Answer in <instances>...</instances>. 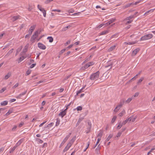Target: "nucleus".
Wrapping results in <instances>:
<instances>
[{"instance_id":"1","label":"nucleus","mask_w":155,"mask_h":155,"mask_svg":"<svg viewBox=\"0 0 155 155\" xmlns=\"http://www.w3.org/2000/svg\"><path fill=\"white\" fill-rule=\"evenodd\" d=\"M153 37V35L151 34H148L142 37L140 41L146 40L151 38Z\"/></svg>"},{"instance_id":"2","label":"nucleus","mask_w":155,"mask_h":155,"mask_svg":"<svg viewBox=\"0 0 155 155\" xmlns=\"http://www.w3.org/2000/svg\"><path fill=\"white\" fill-rule=\"evenodd\" d=\"M41 32V31H40L38 32V31H36L31 36L30 39L31 41L32 42V43L34 42L35 41V39L38 37V35L40 34Z\"/></svg>"},{"instance_id":"3","label":"nucleus","mask_w":155,"mask_h":155,"mask_svg":"<svg viewBox=\"0 0 155 155\" xmlns=\"http://www.w3.org/2000/svg\"><path fill=\"white\" fill-rule=\"evenodd\" d=\"M100 72L97 71L93 74H92L90 76V79L91 80L97 79L99 77Z\"/></svg>"},{"instance_id":"4","label":"nucleus","mask_w":155,"mask_h":155,"mask_svg":"<svg viewBox=\"0 0 155 155\" xmlns=\"http://www.w3.org/2000/svg\"><path fill=\"white\" fill-rule=\"evenodd\" d=\"M71 133H70L67 136L64 138V139L62 141L61 143V144L60 146V147H61L65 143V142L66 141L68 138L70 136V135H71Z\"/></svg>"},{"instance_id":"5","label":"nucleus","mask_w":155,"mask_h":155,"mask_svg":"<svg viewBox=\"0 0 155 155\" xmlns=\"http://www.w3.org/2000/svg\"><path fill=\"white\" fill-rule=\"evenodd\" d=\"M38 47L41 49L45 50L46 49V46L42 43L39 42L38 44Z\"/></svg>"},{"instance_id":"6","label":"nucleus","mask_w":155,"mask_h":155,"mask_svg":"<svg viewBox=\"0 0 155 155\" xmlns=\"http://www.w3.org/2000/svg\"><path fill=\"white\" fill-rule=\"evenodd\" d=\"M35 27V25H33V26H32L31 27L28 31V32L29 34H30L31 35L33 31L34 30Z\"/></svg>"},{"instance_id":"7","label":"nucleus","mask_w":155,"mask_h":155,"mask_svg":"<svg viewBox=\"0 0 155 155\" xmlns=\"http://www.w3.org/2000/svg\"><path fill=\"white\" fill-rule=\"evenodd\" d=\"M113 64V63L112 62H111L110 61H108V65H106L105 66V68L109 67L108 69L109 70H110L112 68V65Z\"/></svg>"},{"instance_id":"8","label":"nucleus","mask_w":155,"mask_h":155,"mask_svg":"<svg viewBox=\"0 0 155 155\" xmlns=\"http://www.w3.org/2000/svg\"><path fill=\"white\" fill-rule=\"evenodd\" d=\"M20 16L19 15H18L16 16H13L11 20L13 22H14L16 21V20H18V19H20Z\"/></svg>"},{"instance_id":"9","label":"nucleus","mask_w":155,"mask_h":155,"mask_svg":"<svg viewBox=\"0 0 155 155\" xmlns=\"http://www.w3.org/2000/svg\"><path fill=\"white\" fill-rule=\"evenodd\" d=\"M29 44H27L24 47V49L22 51L23 54H25V53L27 51L28 49V48Z\"/></svg>"},{"instance_id":"10","label":"nucleus","mask_w":155,"mask_h":155,"mask_svg":"<svg viewBox=\"0 0 155 155\" xmlns=\"http://www.w3.org/2000/svg\"><path fill=\"white\" fill-rule=\"evenodd\" d=\"M125 100L123 99L120 101V104L117 105L120 108L122 107L125 102Z\"/></svg>"},{"instance_id":"11","label":"nucleus","mask_w":155,"mask_h":155,"mask_svg":"<svg viewBox=\"0 0 155 155\" xmlns=\"http://www.w3.org/2000/svg\"><path fill=\"white\" fill-rule=\"evenodd\" d=\"M115 20V19H113L108 21L107 23L105 24V26H107L108 25L114 22Z\"/></svg>"},{"instance_id":"12","label":"nucleus","mask_w":155,"mask_h":155,"mask_svg":"<svg viewBox=\"0 0 155 155\" xmlns=\"http://www.w3.org/2000/svg\"><path fill=\"white\" fill-rule=\"evenodd\" d=\"M137 42V41H134V42H125L124 43V44L125 45H132L134 44H136Z\"/></svg>"},{"instance_id":"13","label":"nucleus","mask_w":155,"mask_h":155,"mask_svg":"<svg viewBox=\"0 0 155 155\" xmlns=\"http://www.w3.org/2000/svg\"><path fill=\"white\" fill-rule=\"evenodd\" d=\"M71 146V145H70V144H68L67 146H66L64 148V149L63 152H65L67 151L69 149Z\"/></svg>"},{"instance_id":"14","label":"nucleus","mask_w":155,"mask_h":155,"mask_svg":"<svg viewBox=\"0 0 155 155\" xmlns=\"http://www.w3.org/2000/svg\"><path fill=\"white\" fill-rule=\"evenodd\" d=\"M66 114L63 111L60 112L58 114L59 116H61V117L63 118Z\"/></svg>"},{"instance_id":"15","label":"nucleus","mask_w":155,"mask_h":155,"mask_svg":"<svg viewBox=\"0 0 155 155\" xmlns=\"http://www.w3.org/2000/svg\"><path fill=\"white\" fill-rule=\"evenodd\" d=\"M140 49L139 48H137L134 49L133 51V54H134V55H135L137 53L140 51Z\"/></svg>"},{"instance_id":"16","label":"nucleus","mask_w":155,"mask_h":155,"mask_svg":"<svg viewBox=\"0 0 155 155\" xmlns=\"http://www.w3.org/2000/svg\"><path fill=\"white\" fill-rule=\"evenodd\" d=\"M11 75V73L10 72L8 73L5 76L4 79L5 80L7 79L9 77H10Z\"/></svg>"},{"instance_id":"17","label":"nucleus","mask_w":155,"mask_h":155,"mask_svg":"<svg viewBox=\"0 0 155 155\" xmlns=\"http://www.w3.org/2000/svg\"><path fill=\"white\" fill-rule=\"evenodd\" d=\"M133 99V97H131L129 98L126 101H125V103H129Z\"/></svg>"},{"instance_id":"18","label":"nucleus","mask_w":155,"mask_h":155,"mask_svg":"<svg viewBox=\"0 0 155 155\" xmlns=\"http://www.w3.org/2000/svg\"><path fill=\"white\" fill-rule=\"evenodd\" d=\"M23 140L22 139L20 140L16 144L15 146L17 147L19 146L22 143Z\"/></svg>"},{"instance_id":"19","label":"nucleus","mask_w":155,"mask_h":155,"mask_svg":"<svg viewBox=\"0 0 155 155\" xmlns=\"http://www.w3.org/2000/svg\"><path fill=\"white\" fill-rule=\"evenodd\" d=\"M8 102L7 101H5L1 103V105L2 106H5L7 104Z\"/></svg>"},{"instance_id":"20","label":"nucleus","mask_w":155,"mask_h":155,"mask_svg":"<svg viewBox=\"0 0 155 155\" xmlns=\"http://www.w3.org/2000/svg\"><path fill=\"white\" fill-rule=\"evenodd\" d=\"M89 67V65L88 63H87L86 64L84 67H82V68L83 70H85Z\"/></svg>"},{"instance_id":"21","label":"nucleus","mask_w":155,"mask_h":155,"mask_svg":"<svg viewBox=\"0 0 155 155\" xmlns=\"http://www.w3.org/2000/svg\"><path fill=\"white\" fill-rule=\"evenodd\" d=\"M84 88V87H83L80 90H79L77 92L76 95H78L79 94L81 93L82 92H83V90Z\"/></svg>"},{"instance_id":"22","label":"nucleus","mask_w":155,"mask_h":155,"mask_svg":"<svg viewBox=\"0 0 155 155\" xmlns=\"http://www.w3.org/2000/svg\"><path fill=\"white\" fill-rule=\"evenodd\" d=\"M25 57L24 56H22L21 57H20L19 59V60L18 61V63H20V62H21L25 58Z\"/></svg>"},{"instance_id":"23","label":"nucleus","mask_w":155,"mask_h":155,"mask_svg":"<svg viewBox=\"0 0 155 155\" xmlns=\"http://www.w3.org/2000/svg\"><path fill=\"white\" fill-rule=\"evenodd\" d=\"M113 136V134H110L109 135L108 137L107 138V139L106 140V142L108 141Z\"/></svg>"},{"instance_id":"24","label":"nucleus","mask_w":155,"mask_h":155,"mask_svg":"<svg viewBox=\"0 0 155 155\" xmlns=\"http://www.w3.org/2000/svg\"><path fill=\"white\" fill-rule=\"evenodd\" d=\"M109 31L108 30H105L102 31L100 34V35H105L108 33Z\"/></svg>"},{"instance_id":"25","label":"nucleus","mask_w":155,"mask_h":155,"mask_svg":"<svg viewBox=\"0 0 155 155\" xmlns=\"http://www.w3.org/2000/svg\"><path fill=\"white\" fill-rule=\"evenodd\" d=\"M13 50L14 49L12 48L10 50H9V51L7 53L5 56H9L10 54H11L13 52Z\"/></svg>"},{"instance_id":"26","label":"nucleus","mask_w":155,"mask_h":155,"mask_svg":"<svg viewBox=\"0 0 155 155\" xmlns=\"http://www.w3.org/2000/svg\"><path fill=\"white\" fill-rule=\"evenodd\" d=\"M36 141H37L38 143H43V141L42 140L38 138H36L35 139Z\"/></svg>"},{"instance_id":"27","label":"nucleus","mask_w":155,"mask_h":155,"mask_svg":"<svg viewBox=\"0 0 155 155\" xmlns=\"http://www.w3.org/2000/svg\"><path fill=\"white\" fill-rule=\"evenodd\" d=\"M47 39L49 40V42L50 43L52 42L53 41V39L51 36L48 37L47 38Z\"/></svg>"},{"instance_id":"28","label":"nucleus","mask_w":155,"mask_h":155,"mask_svg":"<svg viewBox=\"0 0 155 155\" xmlns=\"http://www.w3.org/2000/svg\"><path fill=\"white\" fill-rule=\"evenodd\" d=\"M116 47V45H114L113 46L111 47L108 50L109 51H113V50L115 49V47Z\"/></svg>"},{"instance_id":"29","label":"nucleus","mask_w":155,"mask_h":155,"mask_svg":"<svg viewBox=\"0 0 155 155\" xmlns=\"http://www.w3.org/2000/svg\"><path fill=\"white\" fill-rule=\"evenodd\" d=\"M84 119V118L83 117H81L79 118L78 119V121L77 122V125H78L80 123L81 121H82L83 119Z\"/></svg>"},{"instance_id":"30","label":"nucleus","mask_w":155,"mask_h":155,"mask_svg":"<svg viewBox=\"0 0 155 155\" xmlns=\"http://www.w3.org/2000/svg\"><path fill=\"white\" fill-rule=\"evenodd\" d=\"M132 4H133V3H129V4L124 6L123 7V8H127L128 7H130Z\"/></svg>"},{"instance_id":"31","label":"nucleus","mask_w":155,"mask_h":155,"mask_svg":"<svg viewBox=\"0 0 155 155\" xmlns=\"http://www.w3.org/2000/svg\"><path fill=\"white\" fill-rule=\"evenodd\" d=\"M125 113V110H123L119 114V115L120 117H122L123 116Z\"/></svg>"},{"instance_id":"32","label":"nucleus","mask_w":155,"mask_h":155,"mask_svg":"<svg viewBox=\"0 0 155 155\" xmlns=\"http://www.w3.org/2000/svg\"><path fill=\"white\" fill-rule=\"evenodd\" d=\"M101 147L100 146V144L98 145L97 147V148L96 149V152L97 154L98 153V152L99 151V150L100 149Z\"/></svg>"},{"instance_id":"33","label":"nucleus","mask_w":155,"mask_h":155,"mask_svg":"<svg viewBox=\"0 0 155 155\" xmlns=\"http://www.w3.org/2000/svg\"><path fill=\"white\" fill-rule=\"evenodd\" d=\"M91 128V127H87V130L86 131V134H87L90 132Z\"/></svg>"},{"instance_id":"34","label":"nucleus","mask_w":155,"mask_h":155,"mask_svg":"<svg viewBox=\"0 0 155 155\" xmlns=\"http://www.w3.org/2000/svg\"><path fill=\"white\" fill-rule=\"evenodd\" d=\"M38 8L39 10L41 11V12H42V11H43L44 10V9L43 8H42L41 6H40L39 5H38Z\"/></svg>"},{"instance_id":"35","label":"nucleus","mask_w":155,"mask_h":155,"mask_svg":"<svg viewBox=\"0 0 155 155\" xmlns=\"http://www.w3.org/2000/svg\"><path fill=\"white\" fill-rule=\"evenodd\" d=\"M134 18V15H130L125 20H129L130 19H132L133 18Z\"/></svg>"},{"instance_id":"36","label":"nucleus","mask_w":155,"mask_h":155,"mask_svg":"<svg viewBox=\"0 0 155 155\" xmlns=\"http://www.w3.org/2000/svg\"><path fill=\"white\" fill-rule=\"evenodd\" d=\"M143 78L142 77L138 81L137 84H140L142 82V81H143Z\"/></svg>"},{"instance_id":"37","label":"nucleus","mask_w":155,"mask_h":155,"mask_svg":"<svg viewBox=\"0 0 155 155\" xmlns=\"http://www.w3.org/2000/svg\"><path fill=\"white\" fill-rule=\"evenodd\" d=\"M154 9H151L150 10H149V11H147V12H146L145 13L144 15H146L148 13H149L150 12H153L154 11Z\"/></svg>"},{"instance_id":"38","label":"nucleus","mask_w":155,"mask_h":155,"mask_svg":"<svg viewBox=\"0 0 155 155\" xmlns=\"http://www.w3.org/2000/svg\"><path fill=\"white\" fill-rule=\"evenodd\" d=\"M60 119L58 118H57V121L56 122V126H58L60 124Z\"/></svg>"},{"instance_id":"39","label":"nucleus","mask_w":155,"mask_h":155,"mask_svg":"<svg viewBox=\"0 0 155 155\" xmlns=\"http://www.w3.org/2000/svg\"><path fill=\"white\" fill-rule=\"evenodd\" d=\"M16 147L15 146H14L12 149L10 151V153H12V152H13L14 150H15V149H16Z\"/></svg>"},{"instance_id":"40","label":"nucleus","mask_w":155,"mask_h":155,"mask_svg":"<svg viewBox=\"0 0 155 155\" xmlns=\"http://www.w3.org/2000/svg\"><path fill=\"white\" fill-rule=\"evenodd\" d=\"M120 109V108L117 106L115 109L114 110V111L115 112H117L118 110Z\"/></svg>"},{"instance_id":"41","label":"nucleus","mask_w":155,"mask_h":155,"mask_svg":"<svg viewBox=\"0 0 155 155\" xmlns=\"http://www.w3.org/2000/svg\"><path fill=\"white\" fill-rule=\"evenodd\" d=\"M12 112V110H9L5 114L6 116H8Z\"/></svg>"},{"instance_id":"42","label":"nucleus","mask_w":155,"mask_h":155,"mask_svg":"<svg viewBox=\"0 0 155 155\" xmlns=\"http://www.w3.org/2000/svg\"><path fill=\"white\" fill-rule=\"evenodd\" d=\"M122 125H123L122 124H121L120 123H119L118 124V125L117 126V129H119L122 127Z\"/></svg>"},{"instance_id":"43","label":"nucleus","mask_w":155,"mask_h":155,"mask_svg":"<svg viewBox=\"0 0 155 155\" xmlns=\"http://www.w3.org/2000/svg\"><path fill=\"white\" fill-rule=\"evenodd\" d=\"M116 118H117V117L116 116H114L112 120L111 123H114V122L116 120Z\"/></svg>"},{"instance_id":"44","label":"nucleus","mask_w":155,"mask_h":155,"mask_svg":"<svg viewBox=\"0 0 155 155\" xmlns=\"http://www.w3.org/2000/svg\"><path fill=\"white\" fill-rule=\"evenodd\" d=\"M102 134H103V132H101L98 134L97 137H100V138H101V137L102 136Z\"/></svg>"},{"instance_id":"45","label":"nucleus","mask_w":155,"mask_h":155,"mask_svg":"<svg viewBox=\"0 0 155 155\" xmlns=\"http://www.w3.org/2000/svg\"><path fill=\"white\" fill-rule=\"evenodd\" d=\"M132 118H133V116H131L130 117L127 119V120L128 122H129L131 120Z\"/></svg>"},{"instance_id":"46","label":"nucleus","mask_w":155,"mask_h":155,"mask_svg":"<svg viewBox=\"0 0 155 155\" xmlns=\"http://www.w3.org/2000/svg\"><path fill=\"white\" fill-rule=\"evenodd\" d=\"M77 110L78 111L81 110H82V107L81 106H78L77 108Z\"/></svg>"},{"instance_id":"47","label":"nucleus","mask_w":155,"mask_h":155,"mask_svg":"<svg viewBox=\"0 0 155 155\" xmlns=\"http://www.w3.org/2000/svg\"><path fill=\"white\" fill-rule=\"evenodd\" d=\"M122 134V132H119L117 134V135L116 136V137H119L121 136V135Z\"/></svg>"},{"instance_id":"48","label":"nucleus","mask_w":155,"mask_h":155,"mask_svg":"<svg viewBox=\"0 0 155 155\" xmlns=\"http://www.w3.org/2000/svg\"><path fill=\"white\" fill-rule=\"evenodd\" d=\"M6 90V87H4L1 89V90L0 91V92L2 93L4 92L5 90Z\"/></svg>"},{"instance_id":"49","label":"nucleus","mask_w":155,"mask_h":155,"mask_svg":"<svg viewBox=\"0 0 155 155\" xmlns=\"http://www.w3.org/2000/svg\"><path fill=\"white\" fill-rule=\"evenodd\" d=\"M31 71L30 70H28L26 72V74L27 75H29L30 74Z\"/></svg>"},{"instance_id":"50","label":"nucleus","mask_w":155,"mask_h":155,"mask_svg":"<svg viewBox=\"0 0 155 155\" xmlns=\"http://www.w3.org/2000/svg\"><path fill=\"white\" fill-rule=\"evenodd\" d=\"M28 7H29L28 8V10L29 11H31L32 9V7L30 5V4H29Z\"/></svg>"},{"instance_id":"51","label":"nucleus","mask_w":155,"mask_h":155,"mask_svg":"<svg viewBox=\"0 0 155 155\" xmlns=\"http://www.w3.org/2000/svg\"><path fill=\"white\" fill-rule=\"evenodd\" d=\"M66 50L65 49H64L62 50L59 52V54H62Z\"/></svg>"},{"instance_id":"52","label":"nucleus","mask_w":155,"mask_h":155,"mask_svg":"<svg viewBox=\"0 0 155 155\" xmlns=\"http://www.w3.org/2000/svg\"><path fill=\"white\" fill-rule=\"evenodd\" d=\"M139 93L138 92H137L135 93V94L133 95L132 97H133V98H134L135 97H137L139 95Z\"/></svg>"},{"instance_id":"53","label":"nucleus","mask_w":155,"mask_h":155,"mask_svg":"<svg viewBox=\"0 0 155 155\" xmlns=\"http://www.w3.org/2000/svg\"><path fill=\"white\" fill-rule=\"evenodd\" d=\"M52 12H61V10L59 9H53L51 11Z\"/></svg>"},{"instance_id":"54","label":"nucleus","mask_w":155,"mask_h":155,"mask_svg":"<svg viewBox=\"0 0 155 155\" xmlns=\"http://www.w3.org/2000/svg\"><path fill=\"white\" fill-rule=\"evenodd\" d=\"M89 65V66H92L94 64V63L93 61L90 62L88 63Z\"/></svg>"},{"instance_id":"55","label":"nucleus","mask_w":155,"mask_h":155,"mask_svg":"<svg viewBox=\"0 0 155 155\" xmlns=\"http://www.w3.org/2000/svg\"><path fill=\"white\" fill-rule=\"evenodd\" d=\"M53 0H47L45 2V3L46 4H47L53 1Z\"/></svg>"},{"instance_id":"56","label":"nucleus","mask_w":155,"mask_h":155,"mask_svg":"<svg viewBox=\"0 0 155 155\" xmlns=\"http://www.w3.org/2000/svg\"><path fill=\"white\" fill-rule=\"evenodd\" d=\"M43 13V15L44 17H45L46 16V11L45 10H44L42 12Z\"/></svg>"},{"instance_id":"57","label":"nucleus","mask_w":155,"mask_h":155,"mask_svg":"<svg viewBox=\"0 0 155 155\" xmlns=\"http://www.w3.org/2000/svg\"><path fill=\"white\" fill-rule=\"evenodd\" d=\"M155 148H152L147 153V155H149V154L151 152H152V151L154 150H155Z\"/></svg>"},{"instance_id":"58","label":"nucleus","mask_w":155,"mask_h":155,"mask_svg":"<svg viewBox=\"0 0 155 155\" xmlns=\"http://www.w3.org/2000/svg\"><path fill=\"white\" fill-rule=\"evenodd\" d=\"M128 122L127 120V119L125 120L124 121H123L122 122V124L123 125H125Z\"/></svg>"},{"instance_id":"59","label":"nucleus","mask_w":155,"mask_h":155,"mask_svg":"<svg viewBox=\"0 0 155 155\" xmlns=\"http://www.w3.org/2000/svg\"><path fill=\"white\" fill-rule=\"evenodd\" d=\"M18 85V83H16L15 85H14L13 87V89L17 87Z\"/></svg>"},{"instance_id":"60","label":"nucleus","mask_w":155,"mask_h":155,"mask_svg":"<svg viewBox=\"0 0 155 155\" xmlns=\"http://www.w3.org/2000/svg\"><path fill=\"white\" fill-rule=\"evenodd\" d=\"M87 125H88V126H87V127H91V124L90 122H87Z\"/></svg>"},{"instance_id":"61","label":"nucleus","mask_w":155,"mask_h":155,"mask_svg":"<svg viewBox=\"0 0 155 155\" xmlns=\"http://www.w3.org/2000/svg\"><path fill=\"white\" fill-rule=\"evenodd\" d=\"M137 118V117L136 116L135 117H134L133 116V118H132L131 121L132 122H134L135 120Z\"/></svg>"},{"instance_id":"62","label":"nucleus","mask_w":155,"mask_h":155,"mask_svg":"<svg viewBox=\"0 0 155 155\" xmlns=\"http://www.w3.org/2000/svg\"><path fill=\"white\" fill-rule=\"evenodd\" d=\"M138 74H137L133 78H132L131 80H134L135 79L137 78Z\"/></svg>"},{"instance_id":"63","label":"nucleus","mask_w":155,"mask_h":155,"mask_svg":"<svg viewBox=\"0 0 155 155\" xmlns=\"http://www.w3.org/2000/svg\"><path fill=\"white\" fill-rule=\"evenodd\" d=\"M35 65L36 64H33L30 66V68H32L34 67Z\"/></svg>"},{"instance_id":"64","label":"nucleus","mask_w":155,"mask_h":155,"mask_svg":"<svg viewBox=\"0 0 155 155\" xmlns=\"http://www.w3.org/2000/svg\"><path fill=\"white\" fill-rule=\"evenodd\" d=\"M44 82L43 81H40L38 82H37L36 83V86H37V85L38 84H39L41 83H42Z\"/></svg>"}]
</instances>
